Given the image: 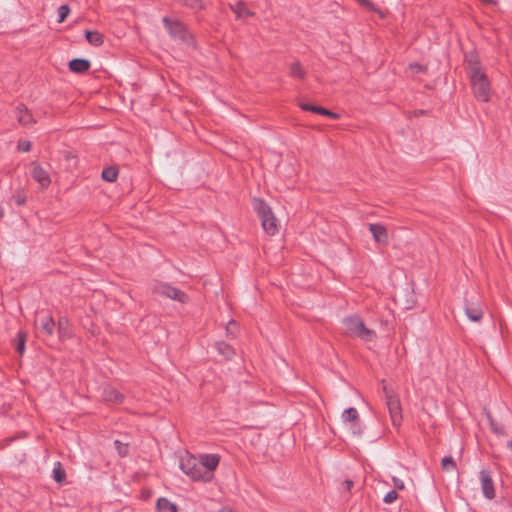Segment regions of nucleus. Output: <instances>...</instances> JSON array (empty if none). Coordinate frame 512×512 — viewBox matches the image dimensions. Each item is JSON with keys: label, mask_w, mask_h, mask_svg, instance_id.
Segmentation results:
<instances>
[{"label": "nucleus", "mask_w": 512, "mask_h": 512, "mask_svg": "<svg viewBox=\"0 0 512 512\" xmlns=\"http://www.w3.org/2000/svg\"><path fill=\"white\" fill-rule=\"evenodd\" d=\"M369 231L371 232L373 239L379 243L386 245L388 244V232L387 229L381 224H369Z\"/></svg>", "instance_id": "obj_12"}, {"label": "nucleus", "mask_w": 512, "mask_h": 512, "mask_svg": "<svg viewBox=\"0 0 512 512\" xmlns=\"http://www.w3.org/2000/svg\"><path fill=\"white\" fill-rule=\"evenodd\" d=\"M114 445H115V448L118 451V454L121 457H124V456H126L128 454V445L127 444H123L119 440H115Z\"/></svg>", "instance_id": "obj_31"}, {"label": "nucleus", "mask_w": 512, "mask_h": 512, "mask_svg": "<svg viewBox=\"0 0 512 512\" xmlns=\"http://www.w3.org/2000/svg\"><path fill=\"white\" fill-rule=\"evenodd\" d=\"M300 107L305 111H311L313 113H317L332 119H338L339 115L335 112H332L324 107L321 106H315L311 104H301Z\"/></svg>", "instance_id": "obj_16"}, {"label": "nucleus", "mask_w": 512, "mask_h": 512, "mask_svg": "<svg viewBox=\"0 0 512 512\" xmlns=\"http://www.w3.org/2000/svg\"><path fill=\"white\" fill-rule=\"evenodd\" d=\"M479 479L481 483V489L484 494V496L492 500L495 498V488H494V482L490 475V473L486 470L480 471Z\"/></svg>", "instance_id": "obj_8"}, {"label": "nucleus", "mask_w": 512, "mask_h": 512, "mask_svg": "<svg viewBox=\"0 0 512 512\" xmlns=\"http://www.w3.org/2000/svg\"><path fill=\"white\" fill-rule=\"evenodd\" d=\"M85 38L86 40L94 45V46H100L103 44V35L99 33L98 31H85Z\"/></svg>", "instance_id": "obj_22"}, {"label": "nucleus", "mask_w": 512, "mask_h": 512, "mask_svg": "<svg viewBox=\"0 0 512 512\" xmlns=\"http://www.w3.org/2000/svg\"><path fill=\"white\" fill-rule=\"evenodd\" d=\"M342 420H343V422H347V423L348 422L356 423L359 420V413H358L357 409L351 407V408L344 410V412L342 413Z\"/></svg>", "instance_id": "obj_23"}, {"label": "nucleus", "mask_w": 512, "mask_h": 512, "mask_svg": "<svg viewBox=\"0 0 512 512\" xmlns=\"http://www.w3.org/2000/svg\"><path fill=\"white\" fill-rule=\"evenodd\" d=\"M398 498V494L395 490H392V491H389L385 496H384V499L383 501L386 503V504H391L393 503L394 501H396Z\"/></svg>", "instance_id": "obj_33"}, {"label": "nucleus", "mask_w": 512, "mask_h": 512, "mask_svg": "<svg viewBox=\"0 0 512 512\" xmlns=\"http://www.w3.org/2000/svg\"><path fill=\"white\" fill-rule=\"evenodd\" d=\"M31 142L28 140H19L17 148L21 152H29L31 150Z\"/></svg>", "instance_id": "obj_32"}, {"label": "nucleus", "mask_w": 512, "mask_h": 512, "mask_svg": "<svg viewBox=\"0 0 512 512\" xmlns=\"http://www.w3.org/2000/svg\"><path fill=\"white\" fill-rule=\"evenodd\" d=\"M219 456L216 454H205L200 458V463L203 465L204 470L208 471L209 475L212 477V471L216 469L219 464Z\"/></svg>", "instance_id": "obj_13"}, {"label": "nucleus", "mask_w": 512, "mask_h": 512, "mask_svg": "<svg viewBox=\"0 0 512 512\" xmlns=\"http://www.w3.org/2000/svg\"><path fill=\"white\" fill-rule=\"evenodd\" d=\"M352 486H353V481H352V480H345V481L343 482V487H344V489H345L346 491H350V490H351V488H352Z\"/></svg>", "instance_id": "obj_37"}, {"label": "nucleus", "mask_w": 512, "mask_h": 512, "mask_svg": "<svg viewBox=\"0 0 512 512\" xmlns=\"http://www.w3.org/2000/svg\"><path fill=\"white\" fill-rule=\"evenodd\" d=\"M219 512H233V511H232V509L225 507V508L221 509Z\"/></svg>", "instance_id": "obj_40"}, {"label": "nucleus", "mask_w": 512, "mask_h": 512, "mask_svg": "<svg viewBox=\"0 0 512 512\" xmlns=\"http://www.w3.org/2000/svg\"><path fill=\"white\" fill-rule=\"evenodd\" d=\"M53 478L56 482L61 483L66 477V473L62 468L60 462H56L53 467Z\"/></svg>", "instance_id": "obj_26"}, {"label": "nucleus", "mask_w": 512, "mask_h": 512, "mask_svg": "<svg viewBox=\"0 0 512 512\" xmlns=\"http://www.w3.org/2000/svg\"><path fill=\"white\" fill-rule=\"evenodd\" d=\"M215 346H216L218 352L221 355H223L226 359H231L235 355L234 348L225 342H222V341L217 342L215 344Z\"/></svg>", "instance_id": "obj_20"}, {"label": "nucleus", "mask_w": 512, "mask_h": 512, "mask_svg": "<svg viewBox=\"0 0 512 512\" xmlns=\"http://www.w3.org/2000/svg\"><path fill=\"white\" fill-rule=\"evenodd\" d=\"M24 202H25V200H24V199H21V198H19V199L17 200V204H18V205H23V204H24Z\"/></svg>", "instance_id": "obj_41"}, {"label": "nucleus", "mask_w": 512, "mask_h": 512, "mask_svg": "<svg viewBox=\"0 0 512 512\" xmlns=\"http://www.w3.org/2000/svg\"><path fill=\"white\" fill-rule=\"evenodd\" d=\"M409 70L412 72V73H422L425 71V67L418 64V63H412L409 65Z\"/></svg>", "instance_id": "obj_34"}, {"label": "nucleus", "mask_w": 512, "mask_h": 512, "mask_svg": "<svg viewBox=\"0 0 512 512\" xmlns=\"http://www.w3.org/2000/svg\"><path fill=\"white\" fill-rule=\"evenodd\" d=\"M32 165L33 169L31 175L33 179L38 182L42 188H47L51 183L49 173L36 162H33Z\"/></svg>", "instance_id": "obj_10"}, {"label": "nucleus", "mask_w": 512, "mask_h": 512, "mask_svg": "<svg viewBox=\"0 0 512 512\" xmlns=\"http://www.w3.org/2000/svg\"><path fill=\"white\" fill-rule=\"evenodd\" d=\"M253 207L261 220L265 232L269 235H275L278 232V220L271 208L259 198L253 199Z\"/></svg>", "instance_id": "obj_4"}, {"label": "nucleus", "mask_w": 512, "mask_h": 512, "mask_svg": "<svg viewBox=\"0 0 512 512\" xmlns=\"http://www.w3.org/2000/svg\"><path fill=\"white\" fill-rule=\"evenodd\" d=\"M90 68V62L86 59H73L69 62V69L75 73H84Z\"/></svg>", "instance_id": "obj_17"}, {"label": "nucleus", "mask_w": 512, "mask_h": 512, "mask_svg": "<svg viewBox=\"0 0 512 512\" xmlns=\"http://www.w3.org/2000/svg\"><path fill=\"white\" fill-rule=\"evenodd\" d=\"M483 1L486 2V3H491L492 2V0H483Z\"/></svg>", "instance_id": "obj_43"}, {"label": "nucleus", "mask_w": 512, "mask_h": 512, "mask_svg": "<svg viewBox=\"0 0 512 512\" xmlns=\"http://www.w3.org/2000/svg\"><path fill=\"white\" fill-rule=\"evenodd\" d=\"M237 327V323L234 321H230L228 326L226 327L227 334H234L233 329Z\"/></svg>", "instance_id": "obj_36"}, {"label": "nucleus", "mask_w": 512, "mask_h": 512, "mask_svg": "<svg viewBox=\"0 0 512 512\" xmlns=\"http://www.w3.org/2000/svg\"><path fill=\"white\" fill-rule=\"evenodd\" d=\"M465 314L473 322H479L483 317V311L480 305L476 303L466 302Z\"/></svg>", "instance_id": "obj_14"}, {"label": "nucleus", "mask_w": 512, "mask_h": 512, "mask_svg": "<svg viewBox=\"0 0 512 512\" xmlns=\"http://www.w3.org/2000/svg\"><path fill=\"white\" fill-rule=\"evenodd\" d=\"M65 159H66V160L75 159V155H74L71 151H68V152H66V154H65Z\"/></svg>", "instance_id": "obj_38"}, {"label": "nucleus", "mask_w": 512, "mask_h": 512, "mask_svg": "<svg viewBox=\"0 0 512 512\" xmlns=\"http://www.w3.org/2000/svg\"><path fill=\"white\" fill-rule=\"evenodd\" d=\"M156 508L158 512H177V506L166 498L158 499Z\"/></svg>", "instance_id": "obj_19"}, {"label": "nucleus", "mask_w": 512, "mask_h": 512, "mask_svg": "<svg viewBox=\"0 0 512 512\" xmlns=\"http://www.w3.org/2000/svg\"><path fill=\"white\" fill-rule=\"evenodd\" d=\"M230 8L239 19L254 15V13L246 7V4L243 1H238L236 4L231 5Z\"/></svg>", "instance_id": "obj_18"}, {"label": "nucleus", "mask_w": 512, "mask_h": 512, "mask_svg": "<svg viewBox=\"0 0 512 512\" xmlns=\"http://www.w3.org/2000/svg\"><path fill=\"white\" fill-rule=\"evenodd\" d=\"M465 62L475 97L483 102L489 101L491 96L490 82L477 56L469 54L466 56Z\"/></svg>", "instance_id": "obj_1"}, {"label": "nucleus", "mask_w": 512, "mask_h": 512, "mask_svg": "<svg viewBox=\"0 0 512 512\" xmlns=\"http://www.w3.org/2000/svg\"><path fill=\"white\" fill-rule=\"evenodd\" d=\"M117 176L118 170L115 167H107L102 171V179L107 182H114Z\"/></svg>", "instance_id": "obj_25"}, {"label": "nucleus", "mask_w": 512, "mask_h": 512, "mask_svg": "<svg viewBox=\"0 0 512 512\" xmlns=\"http://www.w3.org/2000/svg\"><path fill=\"white\" fill-rule=\"evenodd\" d=\"M180 468L194 481L201 480L207 482L211 479V476L209 475L208 471L204 470V467L201 465L199 459L193 455H190L189 453H186L181 457Z\"/></svg>", "instance_id": "obj_3"}, {"label": "nucleus", "mask_w": 512, "mask_h": 512, "mask_svg": "<svg viewBox=\"0 0 512 512\" xmlns=\"http://www.w3.org/2000/svg\"><path fill=\"white\" fill-rule=\"evenodd\" d=\"M353 433L357 434V435H360L361 432L358 430V431H353Z\"/></svg>", "instance_id": "obj_42"}, {"label": "nucleus", "mask_w": 512, "mask_h": 512, "mask_svg": "<svg viewBox=\"0 0 512 512\" xmlns=\"http://www.w3.org/2000/svg\"><path fill=\"white\" fill-rule=\"evenodd\" d=\"M345 334L352 337H358L364 341H373L376 338V332L367 328L363 320L353 315L343 320Z\"/></svg>", "instance_id": "obj_2"}, {"label": "nucleus", "mask_w": 512, "mask_h": 512, "mask_svg": "<svg viewBox=\"0 0 512 512\" xmlns=\"http://www.w3.org/2000/svg\"><path fill=\"white\" fill-rule=\"evenodd\" d=\"M487 418H488V421H489V425H490V428L491 430L498 434V435H504L505 434V430L503 428L502 425H500L499 423H497L493 418L492 416L488 413L487 414Z\"/></svg>", "instance_id": "obj_28"}, {"label": "nucleus", "mask_w": 512, "mask_h": 512, "mask_svg": "<svg viewBox=\"0 0 512 512\" xmlns=\"http://www.w3.org/2000/svg\"><path fill=\"white\" fill-rule=\"evenodd\" d=\"M383 391L385 393L386 405L391 417L392 424L397 427L400 425L402 420V409L400 400L395 393L389 389L387 386H383Z\"/></svg>", "instance_id": "obj_5"}, {"label": "nucleus", "mask_w": 512, "mask_h": 512, "mask_svg": "<svg viewBox=\"0 0 512 512\" xmlns=\"http://www.w3.org/2000/svg\"><path fill=\"white\" fill-rule=\"evenodd\" d=\"M35 324L44 334L48 336L53 335L55 323L50 315H38L35 319Z\"/></svg>", "instance_id": "obj_11"}, {"label": "nucleus", "mask_w": 512, "mask_h": 512, "mask_svg": "<svg viewBox=\"0 0 512 512\" xmlns=\"http://www.w3.org/2000/svg\"><path fill=\"white\" fill-rule=\"evenodd\" d=\"M290 75L293 78L304 79L306 77V71L304 70L302 64L299 61H294L290 65Z\"/></svg>", "instance_id": "obj_21"}, {"label": "nucleus", "mask_w": 512, "mask_h": 512, "mask_svg": "<svg viewBox=\"0 0 512 512\" xmlns=\"http://www.w3.org/2000/svg\"><path fill=\"white\" fill-rule=\"evenodd\" d=\"M15 117L22 126H29L36 123V119L24 104H18L15 109Z\"/></svg>", "instance_id": "obj_9"}, {"label": "nucleus", "mask_w": 512, "mask_h": 512, "mask_svg": "<svg viewBox=\"0 0 512 512\" xmlns=\"http://www.w3.org/2000/svg\"><path fill=\"white\" fill-rule=\"evenodd\" d=\"M103 398L106 402L120 404L124 399V395L120 393L116 388L107 386L103 390Z\"/></svg>", "instance_id": "obj_15"}, {"label": "nucleus", "mask_w": 512, "mask_h": 512, "mask_svg": "<svg viewBox=\"0 0 512 512\" xmlns=\"http://www.w3.org/2000/svg\"><path fill=\"white\" fill-rule=\"evenodd\" d=\"M392 480L395 488H397L398 490H403L405 488V484L401 479L393 477Z\"/></svg>", "instance_id": "obj_35"}, {"label": "nucleus", "mask_w": 512, "mask_h": 512, "mask_svg": "<svg viewBox=\"0 0 512 512\" xmlns=\"http://www.w3.org/2000/svg\"><path fill=\"white\" fill-rule=\"evenodd\" d=\"M58 332L61 338L69 337V321L65 317H61L58 321Z\"/></svg>", "instance_id": "obj_24"}, {"label": "nucleus", "mask_w": 512, "mask_h": 512, "mask_svg": "<svg viewBox=\"0 0 512 512\" xmlns=\"http://www.w3.org/2000/svg\"><path fill=\"white\" fill-rule=\"evenodd\" d=\"M153 290L159 295L176 300L180 303H187L189 300L186 293L168 284L159 283L154 286Z\"/></svg>", "instance_id": "obj_7"}, {"label": "nucleus", "mask_w": 512, "mask_h": 512, "mask_svg": "<svg viewBox=\"0 0 512 512\" xmlns=\"http://www.w3.org/2000/svg\"><path fill=\"white\" fill-rule=\"evenodd\" d=\"M25 342H26V335L22 332H19L18 338H17L16 350L20 355H22L25 351Z\"/></svg>", "instance_id": "obj_30"}, {"label": "nucleus", "mask_w": 512, "mask_h": 512, "mask_svg": "<svg viewBox=\"0 0 512 512\" xmlns=\"http://www.w3.org/2000/svg\"><path fill=\"white\" fill-rule=\"evenodd\" d=\"M70 13V7L66 4L61 5L58 8V23H62L66 20Z\"/></svg>", "instance_id": "obj_29"}, {"label": "nucleus", "mask_w": 512, "mask_h": 512, "mask_svg": "<svg viewBox=\"0 0 512 512\" xmlns=\"http://www.w3.org/2000/svg\"><path fill=\"white\" fill-rule=\"evenodd\" d=\"M165 28L168 30L171 37L175 39H179L182 42H190L191 35L187 31L186 26L179 20L170 19L169 17H164L162 20Z\"/></svg>", "instance_id": "obj_6"}, {"label": "nucleus", "mask_w": 512, "mask_h": 512, "mask_svg": "<svg viewBox=\"0 0 512 512\" xmlns=\"http://www.w3.org/2000/svg\"><path fill=\"white\" fill-rule=\"evenodd\" d=\"M359 3H361L362 5H370V2L368 0H357Z\"/></svg>", "instance_id": "obj_39"}, {"label": "nucleus", "mask_w": 512, "mask_h": 512, "mask_svg": "<svg viewBox=\"0 0 512 512\" xmlns=\"http://www.w3.org/2000/svg\"><path fill=\"white\" fill-rule=\"evenodd\" d=\"M441 467L444 471L450 472V471H456V463L452 456H446L441 461Z\"/></svg>", "instance_id": "obj_27"}]
</instances>
